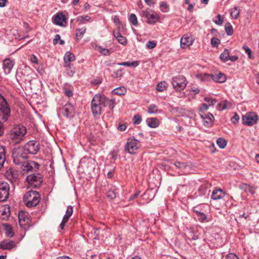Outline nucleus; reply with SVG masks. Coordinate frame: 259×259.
I'll return each instance as SVG.
<instances>
[{
    "label": "nucleus",
    "instance_id": "nucleus-1",
    "mask_svg": "<svg viewBox=\"0 0 259 259\" xmlns=\"http://www.w3.org/2000/svg\"><path fill=\"white\" fill-rule=\"evenodd\" d=\"M26 128L23 125L19 124L13 126L9 132V138L14 144L20 143L24 139Z\"/></svg>",
    "mask_w": 259,
    "mask_h": 259
},
{
    "label": "nucleus",
    "instance_id": "nucleus-2",
    "mask_svg": "<svg viewBox=\"0 0 259 259\" xmlns=\"http://www.w3.org/2000/svg\"><path fill=\"white\" fill-rule=\"evenodd\" d=\"M40 200V195L36 191L30 190L27 192L23 196L24 202L28 207L36 206Z\"/></svg>",
    "mask_w": 259,
    "mask_h": 259
},
{
    "label": "nucleus",
    "instance_id": "nucleus-3",
    "mask_svg": "<svg viewBox=\"0 0 259 259\" xmlns=\"http://www.w3.org/2000/svg\"><path fill=\"white\" fill-rule=\"evenodd\" d=\"M28 154L24 146L14 148L12 154L14 162L20 165L27 158Z\"/></svg>",
    "mask_w": 259,
    "mask_h": 259
},
{
    "label": "nucleus",
    "instance_id": "nucleus-4",
    "mask_svg": "<svg viewBox=\"0 0 259 259\" xmlns=\"http://www.w3.org/2000/svg\"><path fill=\"white\" fill-rule=\"evenodd\" d=\"M11 115L10 106L5 99L0 94V116H2V120L3 122H6Z\"/></svg>",
    "mask_w": 259,
    "mask_h": 259
},
{
    "label": "nucleus",
    "instance_id": "nucleus-5",
    "mask_svg": "<svg viewBox=\"0 0 259 259\" xmlns=\"http://www.w3.org/2000/svg\"><path fill=\"white\" fill-rule=\"evenodd\" d=\"M91 110L94 116H99L102 113V105L100 95L96 94L93 97L91 102Z\"/></svg>",
    "mask_w": 259,
    "mask_h": 259
},
{
    "label": "nucleus",
    "instance_id": "nucleus-6",
    "mask_svg": "<svg viewBox=\"0 0 259 259\" xmlns=\"http://www.w3.org/2000/svg\"><path fill=\"white\" fill-rule=\"evenodd\" d=\"M171 83L176 91L181 92L185 88L187 82L184 76L179 75L172 78Z\"/></svg>",
    "mask_w": 259,
    "mask_h": 259
},
{
    "label": "nucleus",
    "instance_id": "nucleus-7",
    "mask_svg": "<svg viewBox=\"0 0 259 259\" xmlns=\"http://www.w3.org/2000/svg\"><path fill=\"white\" fill-rule=\"evenodd\" d=\"M26 181L29 185L28 187L38 188L41 185L42 178L40 174H33L28 176Z\"/></svg>",
    "mask_w": 259,
    "mask_h": 259
},
{
    "label": "nucleus",
    "instance_id": "nucleus-8",
    "mask_svg": "<svg viewBox=\"0 0 259 259\" xmlns=\"http://www.w3.org/2000/svg\"><path fill=\"white\" fill-rule=\"evenodd\" d=\"M141 147L140 141L136 139L128 138L125 145V151L131 154H134Z\"/></svg>",
    "mask_w": 259,
    "mask_h": 259
},
{
    "label": "nucleus",
    "instance_id": "nucleus-9",
    "mask_svg": "<svg viewBox=\"0 0 259 259\" xmlns=\"http://www.w3.org/2000/svg\"><path fill=\"white\" fill-rule=\"evenodd\" d=\"M19 223L20 227L26 229L30 226V219L29 213L24 211H20L18 214Z\"/></svg>",
    "mask_w": 259,
    "mask_h": 259
},
{
    "label": "nucleus",
    "instance_id": "nucleus-10",
    "mask_svg": "<svg viewBox=\"0 0 259 259\" xmlns=\"http://www.w3.org/2000/svg\"><path fill=\"white\" fill-rule=\"evenodd\" d=\"M100 98L102 106L107 109L108 112L112 113L115 107V99H110L101 95H100Z\"/></svg>",
    "mask_w": 259,
    "mask_h": 259
},
{
    "label": "nucleus",
    "instance_id": "nucleus-11",
    "mask_svg": "<svg viewBox=\"0 0 259 259\" xmlns=\"http://www.w3.org/2000/svg\"><path fill=\"white\" fill-rule=\"evenodd\" d=\"M24 147L28 154L34 155L39 150V143L35 140H30Z\"/></svg>",
    "mask_w": 259,
    "mask_h": 259
},
{
    "label": "nucleus",
    "instance_id": "nucleus-12",
    "mask_svg": "<svg viewBox=\"0 0 259 259\" xmlns=\"http://www.w3.org/2000/svg\"><path fill=\"white\" fill-rule=\"evenodd\" d=\"M258 119V116L255 113L250 112L243 116L242 122L244 124L252 126L256 123Z\"/></svg>",
    "mask_w": 259,
    "mask_h": 259
},
{
    "label": "nucleus",
    "instance_id": "nucleus-13",
    "mask_svg": "<svg viewBox=\"0 0 259 259\" xmlns=\"http://www.w3.org/2000/svg\"><path fill=\"white\" fill-rule=\"evenodd\" d=\"M10 187L7 182L0 183V201H5L9 196Z\"/></svg>",
    "mask_w": 259,
    "mask_h": 259
},
{
    "label": "nucleus",
    "instance_id": "nucleus-14",
    "mask_svg": "<svg viewBox=\"0 0 259 259\" xmlns=\"http://www.w3.org/2000/svg\"><path fill=\"white\" fill-rule=\"evenodd\" d=\"M53 23L59 26H65L66 23V18L62 12H58L52 18Z\"/></svg>",
    "mask_w": 259,
    "mask_h": 259
},
{
    "label": "nucleus",
    "instance_id": "nucleus-15",
    "mask_svg": "<svg viewBox=\"0 0 259 259\" xmlns=\"http://www.w3.org/2000/svg\"><path fill=\"white\" fill-rule=\"evenodd\" d=\"M19 165H21L22 171L25 173L31 171L34 166L38 167V164L34 161L24 160Z\"/></svg>",
    "mask_w": 259,
    "mask_h": 259
},
{
    "label": "nucleus",
    "instance_id": "nucleus-16",
    "mask_svg": "<svg viewBox=\"0 0 259 259\" xmlns=\"http://www.w3.org/2000/svg\"><path fill=\"white\" fill-rule=\"evenodd\" d=\"M63 115L67 118H71L74 116V109L70 103L66 104L62 108Z\"/></svg>",
    "mask_w": 259,
    "mask_h": 259
},
{
    "label": "nucleus",
    "instance_id": "nucleus-17",
    "mask_svg": "<svg viewBox=\"0 0 259 259\" xmlns=\"http://www.w3.org/2000/svg\"><path fill=\"white\" fill-rule=\"evenodd\" d=\"M194 41L193 37L190 34L184 35L181 39V46L185 49L192 45Z\"/></svg>",
    "mask_w": 259,
    "mask_h": 259
},
{
    "label": "nucleus",
    "instance_id": "nucleus-18",
    "mask_svg": "<svg viewBox=\"0 0 259 259\" xmlns=\"http://www.w3.org/2000/svg\"><path fill=\"white\" fill-rule=\"evenodd\" d=\"M142 15L143 17L147 19V22L149 24L155 23L158 18L157 15L151 13L149 10L143 11L142 12Z\"/></svg>",
    "mask_w": 259,
    "mask_h": 259
},
{
    "label": "nucleus",
    "instance_id": "nucleus-19",
    "mask_svg": "<svg viewBox=\"0 0 259 259\" xmlns=\"http://www.w3.org/2000/svg\"><path fill=\"white\" fill-rule=\"evenodd\" d=\"M73 213V207L71 205L67 206L65 214L64 215L62 221L60 225V228L63 230L66 223L68 221L69 218Z\"/></svg>",
    "mask_w": 259,
    "mask_h": 259
},
{
    "label": "nucleus",
    "instance_id": "nucleus-20",
    "mask_svg": "<svg viewBox=\"0 0 259 259\" xmlns=\"http://www.w3.org/2000/svg\"><path fill=\"white\" fill-rule=\"evenodd\" d=\"M75 59V57L73 53L70 52H66L64 56V66L65 68H70L71 62L74 61Z\"/></svg>",
    "mask_w": 259,
    "mask_h": 259
},
{
    "label": "nucleus",
    "instance_id": "nucleus-21",
    "mask_svg": "<svg viewBox=\"0 0 259 259\" xmlns=\"http://www.w3.org/2000/svg\"><path fill=\"white\" fill-rule=\"evenodd\" d=\"M3 69L5 74H9L12 69L14 62L9 58L5 59L3 61Z\"/></svg>",
    "mask_w": 259,
    "mask_h": 259
},
{
    "label": "nucleus",
    "instance_id": "nucleus-22",
    "mask_svg": "<svg viewBox=\"0 0 259 259\" xmlns=\"http://www.w3.org/2000/svg\"><path fill=\"white\" fill-rule=\"evenodd\" d=\"M5 176L11 182L16 181L18 178L17 171L13 168H10L6 171Z\"/></svg>",
    "mask_w": 259,
    "mask_h": 259
},
{
    "label": "nucleus",
    "instance_id": "nucleus-23",
    "mask_svg": "<svg viewBox=\"0 0 259 259\" xmlns=\"http://www.w3.org/2000/svg\"><path fill=\"white\" fill-rule=\"evenodd\" d=\"M225 195V193L223 191L222 189L215 188L211 195V198L213 200H220L224 197Z\"/></svg>",
    "mask_w": 259,
    "mask_h": 259
},
{
    "label": "nucleus",
    "instance_id": "nucleus-24",
    "mask_svg": "<svg viewBox=\"0 0 259 259\" xmlns=\"http://www.w3.org/2000/svg\"><path fill=\"white\" fill-rule=\"evenodd\" d=\"M16 247V243L14 241H4L0 243V248L2 249L11 250Z\"/></svg>",
    "mask_w": 259,
    "mask_h": 259
},
{
    "label": "nucleus",
    "instance_id": "nucleus-25",
    "mask_svg": "<svg viewBox=\"0 0 259 259\" xmlns=\"http://www.w3.org/2000/svg\"><path fill=\"white\" fill-rule=\"evenodd\" d=\"M212 80L215 82L223 83L226 80V76L222 73L214 74L212 75Z\"/></svg>",
    "mask_w": 259,
    "mask_h": 259
},
{
    "label": "nucleus",
    "instance_id": "nucleus-26",
    "mask_svg": "<svg viewBox=\"0 0 259 259\" xmlns=\"http://www.w3.org/2000/svg\"><path fill=\"white\" fill-rule=\"evenodd\" d=\"M146 123L148 126L151 128H156L159 125V121L157 118H149L146 119Z\"/></svg>",
    "mask_w": 259,
    "mask_h": 259
},
{
    "label": "nucleus",
    "instance_id": "nucleus-27",
    "mask_svg": "<svg viewBox=\"0 0 259 259\" xmlns=\"http://www.w3.org/2000/svg\"><path fill=\"white\" fill-rule=\"evenodd\" d=\"M210 191V190L209 188L206 185H203L200 187L198 190V193L199 195L205 196L208 198Z\"/></svg>",
    "mask_w": 259,
    "mask_h": 259
},
{
    "label": "nucleus",
    "instance_id": "nucleus-28",
    "mask_svg": "<svg viewBox=\"0 0 259 259\" xmlns=\"http://www.w3.org/2000/svg\"><path fill=\"white\" fill-rule=\"evenodd\" d=\"M6 161V152L4 146L0 145V169L3 167Z\"/></svg>",
    "mask_w": 259,
    "mask_h": 259
},
{
    "label": "nucleus",
    "instance_id": "nucleus-29",
    "mask_svg": "<svg viewBox=\"0 0 259 259\" xmlns=\"http://www.w3.org/2000/svg\"><path fill=\"white\" fill-rule=\"evenodd\" d=\"M240 188L244 192L254 194L255 192V189L246 184H242L240 185Z\"/></svg>",
    "mask_w": 259,
    "mask_h": 259
},
{
    "label": "nucleus",
    "instance_id": "nucleus-30",
    "mask_svg": "<svg viewBox=\"0 0 259 259\" xmlns=\"http://www.w3.org/2000/svg\"><path fill=\"white\" fill-rule=\"evenodd\" d=\"M126 93V89L124 87H120L114 89L112 93L113 95H116L118 96L124 95Z\"/></svg>",
    "mask_w": 259,
    "mask_h": 259
},
{
    "label": "nucleus",
    "instance_id": "nucleus-31",
    "mask_svg": "<svg viewBox=\"0 0 259 259\" xmlns=\"http://www.w3.org/2000/svg\"><path fill=\"white\" fill-rule=\"evenodd\" d=\"M114 35L116 38L118 42L120 44L125 45L127 44L126 38L125 37L122 36L119 32H117L114 33Z\"/></svg>",
    "mask_w": 259,
    "mask_h": 259
},
{
    "label": "nucleus",
    "instance_id": "nucleus-32",
    "mask_svg": "<svg viewBox=\"0 0 259 259\" xmlns=\"http://www.w3.org/2000/svg\"><path fill=\"white\" fill-rule=\"evenodd\" d=\"M148 112L150 114L161 113L162 110L158 109V107L153 104H150L148 108Z\"/></svg>",
    "mask_w": 259,
    "mask_h": 259
},
{
    "label": "nucleus",
    "instance_id": "nucleus-33",
    "mask_svg": "<svg viewBox=\"0 0 259 259\" xmlns=\"http://www.w3.org/2000/svg\"><path fill=\"white\" fill-rule=\"evenodd\" d=\"M203 117H204V118H203L204 119L205 118H207L208 120V121L204 120V124L206 126L210 125L212 123L214 119V117L213 115L210 113H208L207 115H205V116L203 115Z\"/></svg>",
    "mask_w": 259,
    "mask_h": 259
},
{
    "label": "nucleus",
    "instance_id": "nucleus-34",
    "mask_svg": "<svg viewBox=\"0 0 259 259\" xmlns=\"http://www.w3.org/2000/svg\"><path fill=\"white\" fill-rule=\"evenodd\" d=\"M86 32V28L83 27L81 28H77L76 30V37L77 39H81Z\"/></svg>",
    "mask_w": 259,
    "mask_h": 259
},
{
    "label": "nucleus",
    "instance_id": "nucleus-35",
    "mask_svg": "<svg viewBox=\"0 0 259 259\" xmlns=\"http://www.w3.org/2000/svg\"><path fill=\"white\" fill-rule=\"evenodd\" d=\"M174 165L177 168H179L182 172H184L183 170H185L188 166L186 163L180 161H176L174 163Z\"/></svg>",
    "mask_w": 259,
    "mask_h": 259
},
{
    "label": "nucleus",
    "instance_id": "nucleus-36",
    "mask_svg": "<svg viewBox=\"0 0 259 259\" xmlns=\"http://www.w3.org/2000/svg\"><path fill=\"white\" fill-rule=\"evenodd\" d=\"M230 53L228 49H226L220 55V59L223 62H227L229 60Z\"/></svg>",
    "mask_w": 259,
    "mask_h": 259
},
{
    "label": "nucleus",
    "instance_id": "nucleus-37",
    "mask_svg": "<svg viewBox=\"0 0 259 259\" xmlns=\"http://www.w3.org/2000/svg\"><path fill=\"white\" fill-rule=\"evenodd\" d=\"M91 19L89 15L79 16L76 18V21L79 23L84 24L86 22L89 21Z\"/></svg>",
    "mask_w": 259,
    "mask_h": 259
},
{
    "label": "nucleus",
    "instance_id": "nucleus-38",
    "mask_svg": "<svg viewBox=\"0 0 259 259\" xmlns=\"http://www.w3.org/2000/svg\"><path fill=\"white\" fill-rule=\"evenodd\" d=\"M5 227V230L6 231V235L8 237H12L14 236V233L12 227L8 225L4 224Z\"/></svg>",
    "mask_w": 259,
    "mask_h": 259
},
{
    "label": "nucleus",
    "instance_id": "nucleus-39",
    "mask_svg": "<svg viewBox=\"0 0 259 259\" xmlns=\"http://www.w3.org/2000/svg\"><path fill=\"white\" fill-rule=\"evenodd\" d=\"M117 65L120 66H124L126 67L133 66L134 67H136L137 66H138L139 63L137 61H133L132 62H123L121 63H118Z\"/></svg>",
    "mask_w": 259,
    "mask_h": 259
},
{
    "label": "nucleus",
    "instance_id": "nucleus-40",
    "mask_svg": "<svg viewBox=\"0 0 259 259\" xmlns=\"http://www.w3.org/2000/svg\"><path fill=\"white\" fill-rule=\"evenodd\" d=\"M239 10L237 7H234L230 10V15L233 19H236L239 16Z\"/></svg>",
    "mask_w": 259,
    "mask_h": 259
},
{
    "label": "nucleus",
    "instance_id": "nucleus-41",
    "mask_svg": "<svg viewBox=\"0 0 259 259\" xmlns=\"http://www.w3.org/2000/svg\"><path fill=\"white\" fill-rule=\"evenodd\" d=\"M167 84L165 81H161L157 85L156 89L159 92H163L166 90Z\"/></svg>",
    "mask_w": 259,
    "mask_h": 259
},
{
    "label": "nucleus",
    "instance_id": "nucleus-42",
    "mask_svg": "<svg viewBox=\"0 0 259 259\" xmlns=\"http://www.w3.org/2000/svg\"><path fill=\"white\" fill-rule=\"evenodd\" d=\"M227 142L222 138H219L217 141L218 146L221 148H224L227 145Z\"/></svg>",
    "mask_w": 259,
    "mask_h": 259
},
{
    "label": "nucleus",
    "instance_id": "nucleus-43",
    "mask_svg": "<svg viewBox=\"0 0 259 259\" xmlns=\"http://www.w3.org/2000/svg\"><path fill=\"white\" fill-rule=\"evenodd\" d=\"M130 22L134 25L137 26L138 25L137 17L134 14H131L128 17Z\"/></svg>",
    "mask_w": 259,
    "mask_h": 259
},
{
    "label": "nucleus",
    "instance_id": "nucleus-44",
    "mask_svg": "<svg viewBox=\"0 0 259 259\" xmlns=\"http://www.w3.org/2000/svg\"><path fill=\"white\" fill-rule=\"evenodd\" d=\"M225 31L228 35L230 36L233 34V29L231 24L230 23H227L225 26Z\"/></svg>",
    "mask_w": 259,
    "mask_h": 259
},
{
    "label": "nucleus",
    "instance_id": "nucleus-45",
    "mask_svg": "<svg viewBox=\"0 0 259 259\" xmlns=\"http://www.w3.org/2000/svg\"><path fill=\"white\" fill-rule=\"evenodd\" d=\"M208 107H209V105H208V104H205V103L201 105V106L200 107L199 114L201 115L202 118H204V117H203L204 112V111L208 110Z\"/></svg>",
    "mask_w": 259,
    "mask_h": 259
},
{
    "label": "nucleus",
    "instance_id": "nucleus-46",
    "mask_svg": "<svg viewBox=\"0 0 259 259\" xmlns=\"http://www.w3.org/2000/svg\"><path fill=\"white\" fill-rule=\"evenodd\" d=\"M98 51L104 56H109L110 54L109 50L104 48L101 46H100Z\"/></svg>",
    "mask_w": 259,
    "mask_h": 259
},
{
    "label": "nucleus",
    "instance_id": "nucleus-47",
    "mask_svg": "<svg viewBox=\"0 0 259 259\" xmlns=\"http://www.w3.org/2000/svg\"><path fill=\"white\" fill-rule=\"evenodd\" d=\"M107 196L108 198H109L111 199H113L116 197L117 193L114 190H109L108 192H107Z\"/></svg>",
    "mask_w": 259,
    "mask_h": 259
},
{
    "label": "nucleus",
    "instance_id": "nucleus-48",
    "mask_svg": "<svg viewBox=\"0 0 259 259\" xmlns=\"http://www.w3.org/2000/svg\"><path fill=\"white\" fill-rule=\"evenodd\" d=\"M204 100L208 103V105H209V106L214 105L217 102V100L215 99L209 97H205Z\"/></svg>",
    "mask_w": 259,
    "mask_h": 259
},
{
    "label": "nucleus",
    "instance_id": "nucleus-49",
    "mask_svg": "<svg viewBox=\"0 0 259 259\" xmlns=\"http://www.w3.org/2000/svg\"><path fill=\"white\" fill-rule=\"evenodd\" d=\"M161 11L164 13L168 11V7L166 3L162 2L159 5Z\"/></svg>",
    "mask_w": 259,
    "mask_h": 259
},
{
    "label": "nucleus",
    "instance_id": "nucleus-50",
    "mask_svg": "<svg viewBox=\"0 0 259 259\" xmlns=\"http://www.w3.org/2000/svg\"><path fill=\"white\" fill-rule=\"evenodd\" d=\"M220 44V40L217 37H212L211 39V45L212 47H218Z\"/></svg>",
    "mask_w": 259,
    "mask_h": 259
},
{
    "label": "nucleus",
    "instance_id": "nucleus-51",
    "mask_svg": "<svg viewBox=\"0 0 259 259\" xmlns=\"http://www.w3.org/2000/svg\"><path fill=\"white\" fill-rule=\"evenodd\" d=\"M230 104V103L227 102V101H224L220 103L219 104V106L221 108V110H223L226 109L228 107V105Z\"/></svg>",
    "mask_w": 259,
    "mask_h": 259
},
{
    "label": "nucleus",
    "instance_id": "nucleus-52",
    "mask_svg": "<svg viewBox=\"0 0 259 259\" xmlns=\"http://www.w3.org/2000/svg\"><path fill=\"white\" fill-rule=\"evenodd\" d=\"M156 46V43L154 40L148 41L146 45L147 48L149 49H152L154 48Z\"/></svg>",
    "mask_w": 259,
    "mask_h": 259
},
{
    "label": "nucleus",
    "instance_id": "nucleus-53",
    "mask_svg": "<svg viewBox=\"0 0 259 259\" xmlns=\"http://www.w3.org/2000/svg\"><path fill=\"white\" fill-rule=\"evenodd\" d=\"M218 20H214L213 22L217 25H221L223 23V18L220 14L217 15Z\"/></svg>",
    "mask_w": 259,
    "mask_h": 259
},
{
    "label": "nucleus",
    "instance_id": "nucleus-54",
    "mask_svg": "<svg viewBox=\"0 0 259 259\" xmlns=\"http://www.w3.org/2000/svg\"><path fill=\"white\" fill-rule=\"evenodd\" d=\"M243 49L244 50L245 53H246L248 55V57L250 59H252L253 57L252 56V51L251 50L246 46H243Z\"/></svg>",
    "mask_w": 259,
    "mask_h": 259
},
{
    "label": "nucleus",
    "instance_id": "nucleus-55",
    "mask_svg": "<svg viewBox=\"0 0 259 259\" xmlns=\"http://www.w3.org/2000/svg\"><path fill=\"white\" fill-rule=\"evenodd\" d=\"M198 220L202 223L204 222H208V220L207 219V216L203 212H202V213L198 217Z\"/></svg>",
    "mask_w": 259,
    "mask_h": 259
},
{
    "label": "nucleus",
    "instance_id": "nucleus-56",
    "mask_svg": "<svg viewBox=\"0 0 259 259\" xmlns=\"http://www.w3.org/2000/svg\"><path fill=\"white\" fill-rule=\"evenodd\" d=\"M134 123L136 124H139L140 123L142 120L141 117L139 114H136L134 117Z\"/></svg>",
    "mask_w": 259,
    "mask_h": 259
},
{
    "label": "nucleus",
    "instance_id": "nucleus-57",
    "mask_svg": "<svg viewBox=\"0 0 259 259\" xmlns=\"http://www.w3.org/2000/svg\"><path fill=\"white\" fill-rule=\"evenodd\" d=\"M66 73L69 76H72L74 73H75V70L74 69H72L71 68V65H70V68H66Z\"/></svg>",
    "mask_w": 259,
    "mask_h": 259
},
{
    "label": "nucleus",
    "instance_id": "nucleus-58",
    "mask_svg": "<svg viewBox=\"0 0 259 259\" xmlns=\"http://www.w3.org/2000/svg\"><path fill=\"white\" fill-rule=\"evenodd\" d=\"M87 161L88 162V163H91L92 164L93 162H94V160H93V159H92L90 158H86V157H83L80 160V162L81 163H84Z\"/></svg>",
    "mask_w": 259,
    "mask_h": 259
},
{
    "label": "nucleus",
    "instance_id": "nucleus-59",
    "mask_svg": "<svg viewBox=\"0 0 259 259\" xmlns=\"http://www.w3.org/2000/svg\"><path fill=\"white\" fill-rule=\"evenodd\" d=\"M4 122L2 120V116H0V136H2L4 134V128L3 124Z\"/></svg>",
    "mask_w": 259,
    "mask_h": 259
},
{
    "label": "nucleus",
    "instance_id": "nucleus-60",
    "mask_svg": "<svg viewBox=\"0 0 259 259\" xmlns=\"http://www.w3.org/2000/svg\"><path fill=\"white\" fill-rule=\"evenodd\" d=\"M212 74H204L202 77V80H210L212 79Z\"/></svg>",
    "mask_w": 259,
    "mask_h": 259
},
{
    "label": "nucleus",
    "instance_id": "nucleus-61",
    "mask_svg": "<svg viewBox=\"0 0 259 259\" xmlns=\"http://www.w3.org/2000/svg\"><path fill=\"white\" fill-rule=\"evenodd\" d=\"M193 211L196 214L197 217L200 215L202 212L201 211L200 206H197L193 208Z\"/></svg>",
    "mask_w": 259,
    "mask_h": 259
},
{
    "label": "nucleus",
    "instance_id": "nucleus-62",
    "mask_svg": "<svg viewBox=\"0 0 259 259\" xmlns=\"http://www.w3.org/2000/svg\"><path fill=\"white\" fill-rule=\"evenodd\" d=\"M226 259H239V257L233 253H230L226 256Z\"/></svg>",
    "mask_w": 259,
    "mask_h": 259
},
{
    "label": "nucleus",
    "instance_id": "nucleus-63",
    "mask_svg": "<svg viewBox=\"0 0 259 259\" xmlns=\"http://www.w3.org/2000/svg\"><path fill=\"white\" fill-rule=\"evenodd\" d=\"M64 93L68 97H71L73 96L72 91L70 89H65Z\"/></svg>",
    "mask_w": 259,
    "mask_h": 259
},
{
    "label": "nucleus",
    "instance_id": "nucleus-64",
    "mask_svg": "<svg viewBox=\"0 0 259 259\" xmlns=\"http://www.w3.org/2000/svg\"><path fill=\"white\" fill-rule=\"evenodd\" d=\"M239 119V117L238 115L235 114L234 116H233L231 118V121L233 123H236L238 122Z\"/></svg>",
    "mask_w": 259,
    "mask_h": 259
}]
</instances>
